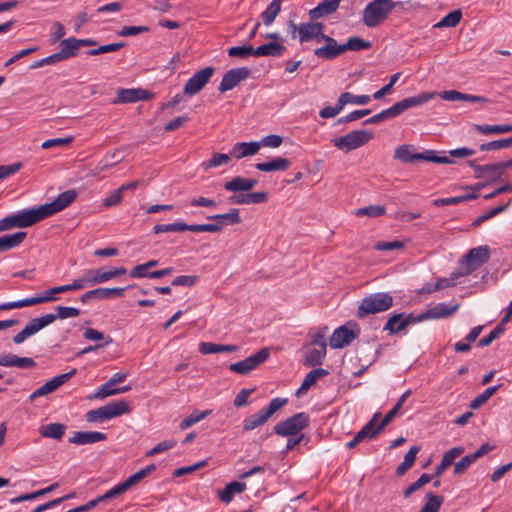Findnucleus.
Here are the masks:
<instances>
[{
    "label": "nucleus",
    "mask_w": 512,
    "mask_h": 512,
    "mask_svg": "<svg viewBox=\"0 0 512 512\" xmlns=\"http://www.w3.org/2000/svg\"><path fill=\"white\" fill-rule=\"evenodd\" d=\"M402 4L403 2L393 0H373L364 8L363 23L369 28H374L384 22L396 6Z\"/></svg>",
    "instance_id": "f257e3e1"
},
{
    "label": "nucleus",
    "mask_w": 512,
    "mask_h": 512,
    "mask_svg": "<svg viewBox=\"0 0 512 512\" xmlns=\"http://www.w3.org/2000/svg\"><path fill=\"white\" fill-rule=\"evenodd\" d=\"M393 306V297L387 292L369 294L360 302L356 316L365 318L368 315L377 314L389 310Z\"/></svg>",
    "instance_id": "f03ea898"
},
{
    "label": "nucleus",
    "mask_w": 512,
    "mask_h": 512,
    "mask_svg": "<svg viewBox=\"0 0 512 512\" xmlns=\"http://www.w3.org/2000/svg\"><path fill=\"white\" fill-rule=\"evenodd\" d=\"M130 410L131 409L127 401L118 400L115 402H110L97 409L88 411L85 415V419L90 423H101L123 414H127L130 412Z\"/></svg>",
    "instance_id": "7ed1b4c3"
},
{
    "label": "nucleus",
    "mask_w": 512,
    "mask_h": 512,
    "mask_svg": "<svg viewBox=\"0 0 512 512\" xmlns=\"http://www.w3.org/2000/svg\"><path fill=\"white\" fill-rule=\"evenodd\" d=\"M288 402L287 398H273L267 407L243 420V431H252L264 425L279 409Z\"/></svg>",
    "instance_id": "20e7f679"
},
{
    "label": "nucleus",
    "mask_w": 512,
    "mask_h": 512,
    "mask_svg": "<svg viewBox=\"0 0 512 512\" xmlns=\"http://www.w3.org/2000/svg\"><path fill=\"white\" fill-rule=\"evenodd\" d=\"M438 95L437 92H422L412 97L404 98L390 108L380 112L382 120H387L399 116L401 113L415 106L422 105Z\"/></svg>",
    "instance_id": "39448f33"
},
{
    "label": "nucleus",
    "mask_w": 512,
    "mask_h": 512,
    "mask_svg": "<svg viewBox=\"0 0 512 512\" xmlns=\"http://www.w3.org/2000/svg\"><path fill=\"white\" fill-rule=\"evenodd\" d=\"M77 191L74 189L60 193L52 202L45 203L36 208L40 221L64 210L77 198Z\"/></svg>",
    "instance_id": "423d86ee"
},
{
    "label": "nucleus",
    "mask_w": 512,
    "mask_h": 512,
    "mask_svg": "<svg viewBox=\"0 0 512 512\" xmlns=\"http://www.w3.org/2000/svg\"><path fill=\"white\" fill-rule=\"evenodd\" d=\"M40 222L36 208L23 210L19 213L8 215L0 220V232L13 228H26Z\"/></svg>",
    "instance_id": "0eeeda50"
},
{
    "label": "nucleus",
    "mask_w": 512,
    "mask_h": 512,
    "mask_svg": "<svg viewBox=\"0 0 512 512\" xmlns=\"http://www.w3.org/2000/svg\"><path fill=\"white\" fill-rule=\"evenodd\" d=\"M222 230V225L218 224H187L184 222H174L170 224H157L153 227V233L159 234L164 232H210L217 233Z\"/></svg>",
    "instance_id": "6e6552de"
},
{
    "label": "nucleus",
    "mask_w": 512,
    "mask_h": 512,
    "mask_svg": "<svg viewBox=\"0 0 512 512\" xmlns=\"http://www.w3.org/2000/svg\"><path fill=\"white\" fill-rule=\"evenodd\" d=\"M373 138V133L368 130H355L344 136L332 140L333 145L344 152L357 149Z\"/></svg>",
    "instance_id": "1a4fd4ad"
},
{
    "label": "nucleus",
    "mask_w": 512,
    "mask_h": 512,
    "mask_svg": "<svg viewBox=\"0 0 512 512\" xmlns=\"http://www.w3.org/2000/svg\"><path fill=\"white\" fill-rule=\"evenodd\" d=\"M490 259V250L488 246H479L472 248L461 259L462 275L466 276L477 270L480 266L487 263Z\"/></svg>",
    "instance_id": "9d476101"
},
{
    "label": "nucleus",
    "mask_w": 512,
    "mask_h": 512,
    "mask_svg": "<svg viewBox=\"0 0 512 512\" xmlns=\"http://www.w3.org/2000/svg\"><path fill=\"white\" fill-rule=\"evenodd\" d=\"M360 333L357 323L349 321L334 330L330 337L329 344L333 349H341L351 344Z\"/></svg>",
    "instance_id": "9b49d317"
},
{
    "label": "nucleus",
    "mask_w": 512,
    "mask_h": 512,
    "mask_svg": "<svg viewBox=\"0 0 512 512\" xmlns=\"http://www.w3.org/2000/svg\"><path fill=\"white\" fill-rule=\"evenodd\" d=\"M309 425V416L300 412L274 426V433L279 436H293L300 433Z\"/></svg>",
    "instance_id": "f8f14e48"
},
{
    "label": "nucleus",
    "mask_w": 512,
    "mask_h": 512,
    "mask_svg": "<svg viewBox=\"0 0 512 512\" xmlns=\"http://www.w3.org/2000/svg\"><path fill=\"white\" fill-rule=\"evenodd\" d=\"M423 320H426L425 312L419 315H414L413 313L407 315L397 313L388 318L383 330L387 331L390 335H394L404 331L409 325L419 323Z\"/></svg>",
    "instance_id": "ddd939ff"
},
{
    "label": "nucleus",
    "mask_w": 512,
    "mask_h": 512,
    "mask_svg": "<svg viewBox=\"0 0 512 512\" xmlns=\"http://www.w3.org/2000/svg\"><path fill=\"white\" fill-rule=\"evenodd\" d=\"M269 356V349L262 348L257 353L245 358L244 360L232 363L229 366V369L234 373L246 375L264 363L269 358Z\"/></svg>",
    "instance_id": "4468645a"
},
{
    "label": "nucleus",
    "mask_w": 512,
    "mask_h": 512,
    "mask_svg": "<svg viewBox=\"0 0 512 512\" xmlns=\"http://www.w3.org/2000/svg\"><path fill=\"white\" fill-rule=\"evenodd\" d=\"M54 322V317L52 316V313L45 314L41 317L34 318L31 321L28 322V324L22 329L19 333H17L13 337V342L15 344H21L23 343L27 338L31 337L32 335L36 334L46 326L50 325Z\"/></svg>",
    "instance_id": "2eb2a0df"
},
{
    "label": "nucleus",
    "mask_w": 512,
    "mask_h": 512,
    "mask_svg": "<svg viewBox=\"0 0 512 512\" xmlns=\"http://www.w3.org/2000/svg\"><path fill=\"white\" fill-rule=\"evenodd\" d=\"M214 71V68L211 66L197 71L184 85L183 93L189 96L198 94L209 82Z\"/></svg>",
    "instance_id": "dca6fc26"
},
{
    "label": "nucleus",
    "mask_w": 512,
    "mask_h": 512,
    "mask_svg": "<svg viewBox=\"0 0 512 512\" xmlns=\"http://www.w3.org/2000/svg\"><path fill=\"white\" fill-rule=\"evenodd\" d=\"M76 372L77 370L73 368L67 373L55 376L54 378H52L51 380L47 381L45 384L37 388L34 392H32L31 395L29 396V399L33 401L38 397L54 392L60 386L69 381L76 374Z\"/></svg>",
    "instance_id": "f3484780"
},
{
    "label": "nucleus",
    "mask_w": 512,
    "mask_h": 512,
    "mask_svg": "<svg viewBox=\"0 0 512 512\" xmlns=\"http://www.w3.org/2000/svg\"><path fill=\"white\" fill-rule=\"evenodd\" d=\"M251 74V71L247 67L234 68L227 71L221 80L219 85V91L224 93L226 91L235 88L241 81L247 79Z\"/></svg>",
    "instance_id": "a211bd4d"
},
{
    "label": "nucleus",
    "mask_w": 512,
    "mask_h": 512,
    "mask_svg": "<svg viewBox=\"0 0 512 512\" xmlns=\"http://www.w3.org/2000/svg\"><path fill=\"white\" fill-rule=\"evenodd\" d=\"M324 24L311 20L309 22L299 24V42L305 43L310 40H316L318 43L321 42L324 36Z\"/></svg>",
    "instance_id": "6ab92c4d"
},
{
    "label": "nucleus",
    "mask_w": 512,
    "mask_h": 512,
    "mask_svg": "<svg viewBox=\"0 0 512 512\" xmlns=\"http://www.w3.org/2000/svg\"><path fill=\"white\" fill-rule=\"evenodd\" d=\"M321 42L325 44L314 50V55L323 60H333L343 54L342 44H338L337 41L328 36L324 35Z\"/></svg>",
    "instance_id": "aec40b11"
},
{
    "label": "nucleus",
    "mask_w": 512,
    "mask_h": 512,
    "mask_svg": "<svg viewBox=\"0 0 512 512\" xmlns=\"http://www.w3.org/2000/svg\"><path fill=\"white\" fill-rule=\"evenodd\" d=\"M155 469H156V466L154 464H150V465L146 466L145 468L139 470L138 472H136L133 475L129 476L122 483H119L115 487H113L111 495L112 494H116V496H119V495L125 493L132 486L138 484L145 477L150 475L153 471H155Z\"/></svg>",
    "instance_id": "412c9836"
},
{
    "label": "nucleus",
    "mask_w": 512,
    "mask_h": 512,
    "mask_svg": "<svg viewBox=\"0 0 512 512\" xmlns=\"http://www.w3.org/2000/svg\"><path fill=\"white\" fill-rule=\"evenodd\" d=\"M153 94L145 89L133 88V89H118L116 98L113 100L114 104L120 103H135L141 100L151 99Z\"/></svg>",
    "instance_id": "4be33fe9"
},
{
    "label": "nucleus",
    "mask_w": 512,
    "mask_h": 512,
    "mask_svg": "<svg viewBox=\"0 0 512 512\" xmlns=\"http://www.w3.org/2000/svg\"><path fill=\"white\" fill-rule=\"evenodd\" d=\"M379 417L380 413H375L369 422L365 424L363 428L355 435V437L346 444L347 448L353 449L358 446L364 439L374 438L376 435L373 431V426L376 425Z\"/></svg>",
    "instance_id": "5701e85b"
},
{
    "label": "nucleus",
    "mask_w": 512,
    "mask_h": 512,
    "mask_svg": "<svg viewBox=\"0 0 512 512\" xmlns=\"http://www.w3.org/2000/svg\"><path fill=\"white\" fill-rule=\"evenodd\" d=\"M107 435L98 431H78L75 432L72 437L69 438V442L76 445L93 444L101 441H105Z\"/></svg>",
    "instance_id": "b1692460"
},
{
    "label": "nucleus",
    "mask_w": 512,
    "mask_h": 512,
    "mask_svg": "<svg viewBox=\"0 0 512 512\" xmlns=\"http://www.w3.org/2000/svg\"><path fill=\"white\" fill-rule=\"evenodd\" d=\"M258 184V180L236 176L224 183V189L229 192H249Z\"/></svg>",
    "instance_id": "393cba45"
},
{
    "label": "nucleus",
    "mask_w": 512,
    "mask_h": 512,
    "mask_svg": "<svg viewBox=\"0 0 512 512\" xmlns=\"http://www.w3.org/2000/svg\"><path fill=\"white\" fill-rule=\"evenodd\" d=\"M0 366L28 369L35 367L36 362L30 357H19L8 353L0 355Z\"/></svg>",
    "instance_id": "a878e982"
},
{
    "label": "nucleus",
    "mask_w": 512,
    "mask_h": 512,
    "mask_svg": "<svg viewBox=\"0 0 512 512\" xmlns=\"http://www.w3.org/2000/svg\"><path fill=\"white\" fill-rule=\"evenodd\" d=\"M343 0H323L308 13L311 20H316L330 14H333L339 8Z\"/></svg>",
    "instance_id": "bb28decb"
},
{
    "label": "nucleus",
    "mask_w": 512,
    "mask_h": 512,
    "mask_svg": "<svg viewBox=\"0 0 512 512\" xmlns=\"http://www.w3.org/2000/svg\"><path fill=\"white\" fill-rule=\"evenodd\" d=\"M261 148V143L257 141L253 142H239L236 143L232 149L230 154L236 159H241L244 157L255 155L259 152Z\"/></svg>",
    "instance_id": "cd10ccee"
},
{
    "label": "nucleus",
    "mask_w": 512,
    "mask_h": 512,
    "mask_svg": "<svg viewBox=\"0 0 512 512\" xmlns=\"http://www.w3.org/2000/svg\"><path fill=\"white\" fill-rule=\"evenodd\" d=\"M468 164L473 169L476 178L488 176L494 181L500 179L497 163L478 165L475 160H470Z\"/></svg>",
    "instance_id": "c85d7f7f"
},
{
    "label": "nucleus",
    "mask_w": 512,
    "mask_h": 512,
    "mask_svg": "<svg viewBox=\"0 0 512 512\" xmlns=\"http://www.w3.org/2000/svg\"><path fill=\"white\" fill-rule=\"evenodd\" d=\"M60 47L61 49L57 52V55H59L61 61L75 57L80 48L78 39L74 37L63 39L60 42Z\"/></svg>",
    "instance_id": "c756f323"
},
{
    "label": "nucleus",
    "mask_w": 512,
    "mask_h": 512,
    "mask_svg": "<svg viewBox=\"0 0 512 512\" xmlns=\"http://www.w3.org/2000/svg\"><path fill=\"white\" fill-rule=\"evenodd\" d=\"M27 233L19 231L0 237V253L18 247L26 238Z\"/></svg>",
    "instance_id": "7c9ffc66"
},
{
    "label": "nucleus",
    "mask_w": 512,
    "mask_h": 512,
    "mask_svg": "<svg viewBox=\"0 0 512 512\" xmlns=\"http://www.w3.org/2000/svg\"><path fill=\"white\" fill-rule=\"evenodd\" d=\"M329 374V371L324 368H314L310 372L306 374V376L303 379V382L298 389L296 395L299 396L300 394L306 392L310 387H312L318 379L325 377Z\"/></svg>",
    "instance_id": "2f4dec72"
},
{
    "label": "nucleus",
    "mask_w": 512,
    "mask_h": 512,
    "mask_svg": "<svg viewBox=\"0 0 512 512\" xmlns=\"http://www.w3.org/2000/svg\"><path fill=\"white\" fill-rule=\"evenodd\" d=\"M459 308V304L448 307L445 303H438L434 307L425 311L426 319H438L449 317Z\"/></svg>",
    "instance_id": "473e14b6"
},
{
    "label": "nucleus",
    "mask_w": 512,
    "mask_h": 512,
    "mask_svg": "<svg viewBox=\"0 0 512 512\" xmlns=\"http://www.w3.org/2000/svg\"><path fill=\"white\" fill-rule=\"evenodd\" d=\"M207 219L216 221L215 224L222 225V228L226 225H236L241 223V217L239 214V209L232 208L228 213L225 214H215L207 216Z\"/></svg>",
    "instance_id": "72a5a7b5"
},
{
    "label": "nucleus",
    "mask_w": 512,
    "mask_h": 512,
    "mask_svg": "<svg viewBox=\"0 0 512 512\" xmlns=\"http://www.w3.org/2000/svg\"><path fill=\"white\" fill-rule=\"evenodd\" d=\"M286 47L278 42H270L255 48V56L279 57L284 54Z\"/></svg>",
    "instance_id": "f704fd0d"
},
{
    "label": "nucleus",
    "mask_w": 512,
    "mask_h": 512,
    "mask_svg": "<svg viewBox=\"0 0 512 512\" xmlns=\"http://www.w3.org/2000/svg\"><path fill=\"white\" fill-rule=\"evenodd\" d=\"M291 162L287 158L277 157L270 162L257 163L256 169L262 172L285 171Z\"/></svg>",
    "instance_id": "c9c22d12"
},
{
    "label": "nucleus",
    "mask_w": 512,
    "mask_h": 512,
    "mask_svg": "<svg viewBox=\"0 0 512 512\" xmlns=\"http://www.w3.org/2000/svg\"><path fill=\"white\" fill-rule=\"evenodd\" d=\"M325 357V348H311L305 352L303 357V364L307 367H316L323 363Z\"/></svg>",
    "instance_id": "e433bc0d"
},
{
    "label": "nucleus",
    "mask_w": 512,
    "mask_h": 512,
    "mask_svg": "<svg viewBox=\"0 0 512 512\" xmlns=\"http://www.w3.org/2000/svg\"><path fill=\"white\" fill-rule=\"evenodd\" d=\"M66 426L62 423H50L42 425L39 433L42 437L61 440L65 434Z\"/></svg>",
    "instance_id": "4c0bfd02"
},
{
    "label": "nucleus",
    "mask_w": 512,
    "mask_h": 512,
    "mask_svg": "<svg viewBox=\"0 0 512 512\" xmlns=\"http://www.w3.org/2000/svg\"><path fill=\"white\" fill-rule=\"evenodd\" d=\"M473 128L484 135H500L512 132V124H474Z\"/></svg>",
    "instance_id": "58836bf2"
},
{
    "label": "nucleus",
    "mask_w": 512,
    "mask_h": 512,
    "mask_svg": "<svg viewBox=\"0 0 512 512\" xmlns=\"http://www.w3.org/2000/svg\"><path fill=\"white\" fill-rule=\"evenodd\" d=\"M238 351V346L236 345H224V344H216L212 342H201L199 344V352L203 355L214 354L220 352H236Z\"/></svg>",
    "instance_id": "ea45409f"
},
{
    "label": "nucleus",
    "mask_w": 512,
    "mask_h": 512,
    "mask_svg": "<svg viewBox=\"0 0 512 512\" xmlns=\"http://www.w3.org/2000/svg\"><path fill=\"white\" fill-rule=\"evenodd\" d=\"M246 490V484L243 482H231L219 493L222 502L229 503L232 501L235 493H242Z\"/></svg>",
    "instance_id": "a19ab883"
},
{
    "label": "nucleus",
    "mask_w": 512,
    "mask_h": 512,
    "mask_svg": "<svg viewBox=\"0 0 512 512\" xmlns=\"http://www.w3.org/2000/svg\"><path fill=\"white\" fill-rule=\"evenodd\" d=\"M420 451L419 446H412L409 451L405 454L404 460L396 468V474L398 476L404 475L414 464L417 454Z\"/></svg>",
    "instance_id": "79ce46f5"
},
{
    "label": "nucleus",
    "mask_w": 512,
    "mask_h": 512,
    "mask_svg": "<svg viewBox=\"0 0 512 512\" xmlns=\"http://www.w3.org/2000/svg\"><path fill=\"white\" fill-rule=\"evenodd\" d=\"M131 287H133V285H128L126 287H114V288H106V287L96 288L95 291H96L97 300L122 297L124 295L125 290H127Z\"/></svg>",
    "instance_id": "37998d69"
},
{
    "label": "nucleus",
    "mask_w": 512,
    "mask_h": 512,
    "mask_svg": "<svg viewBox=\"0 0 512 512\" xmlns=\"http://www.w3.org/2000/svg\"><path fill=\"white\" fill-rule=\"evenodd\" d=\"M478 197L477 193H470L461 196L447 197V198H438L433 201V205L436 207L446 206V205H457L459 203L476 199Z\"/></svg>",
    "instance_id": "c03bdc74"
},
{
    "label": "nucleus",
    "mask_w": 512,
    "mask_h": 512,
    "mask_svg": "<svg viewBox=\"0 0 512 512\" xmlns=\"http://www.w3.org/2000/svg\"><path fill=\"white\" fill-rule=\"evenodd\" d=\"M372 43L358 36L350 37L346 43L342 44L343 53L346 51H361L371 48Z\"/></svg>",
    "instance_id": "a18cd8bd"
},
{
    "label": "nucleus",
    "mask_w": 512,
    "mask_h": 512,
    "mask_svg": "<svg viewBox=\"0 0 512 512\" xmlns=\"http://www.w3.org/2000/svg\"><path fill=\"white\" fill-rule=\"evenodd\" d=\"M413 147L409 144H403L395 149L394 158L404 163H413L417 161L415 156L417 153L412 151Z\"/></svg>",
    "instance_id": "49530a36"
},
{
    "label": "nucleus",
    "mask_w": 512,
    "mask_h": 512,
    "mask_svg": "<svg viewBox=\"0 0 512 512\" xmlns=\"http://www.w3.org/2000/svg\"><path fill=\"white\" fill-rule=\"evenodd\" d=\"M461 19L462 12L460 9H456L449 12L438 23H436L434 28L455 27L460 23Z\"/></svg>",
    "instance_id": "de8ad7c7"
},
{
    "label": "nucleus",
    "mask_w": 512,
    "mask_h": 512,
    "mask_svg": "<svg viewBox=\"0 0 512 512\" xmlns=\"http://www.w3.org/2000/svg\"><path fill=\"white\" fill-rule=\"evenodd\" d=\"M500 388V385L488 387L484 392L475 397L469 404V407L473 410L480 408L484 405Z\"/></svg>",
    "instance_id": "09e8293b"
},
{
    "label": "nucleus",
    "mask_w": 512,
    "mask_h": 512,
    "mask_svg": "<svg viewBox=\"0 0 512 512\" xmlns=\"http://www.w3.org/2000/svg\"><path fill=\"white\" fill-rule=\"evenodd\" d=\"M281 10V0H272L266 10L262 13V19L266 26L273 23Z\"/></svg>",
    "instance_id": "8fccbe9b"
},
{
    "label": "nucleus",
    "mask_w": 512,
    "mask_h": 512,
    "mask_svg": "<svg viewBox=\"0 0 512 512\" xmlns=\"http://www.w3.org/2000/svg\"><path fill=\"white\" fill-rule=\"evenodd\" d=\"M87 275L89 276L88 280L90 282V286L101 284L112 279L111 270L105 271L103 269H89L87 270Z\"/></svg>",
    "instance_id": "3c124183"
},
{
    "label": "nucleus",
    "mask_w": 512,
    "mask_h": 512,
    "mask_svg": "<svg viewBox=\"0 0 512 512\" xmlns=\"http://www.w3.org/2000/svg\"><path fill=\"white\" fill-rule=\"evenodd\" d=\"M83 337L84 339L89 341H103V343L101 344L103 345V347L113 343V339L111 336L105 335L103 332L93 328H87L83 333Z\"/></svg>",
    "instance_id": "603ef678"
},
{
    "label": "nucleus",
    "mask_w": 512,
    "mask_h": 512,
    "mask_svg": "<svg viewBox=\"0 0 512 512\" xmlns=\"http://www.w3.org/2000/svg\"><path fill=\"white\" fill-rule=\"evenodd\" d=\"M212 413L211 410H205V411H193L188 417H186L184 420L180 423V429L186 430L192 425L198 423L199 421L203 420L205 417L210 415Z\"/></svg>",
    "instance_id": "864d4df0"
},
{
    "label": "nucleus",
    "mask_w": 512,
    "mask_h": 512,
    "mask_svg": "<svg viewBox=\"0 0 512 512\" xmlns=\"http://www.w3.org/2000/svg\"><path fill=\"white\" fill-rule=\"evenodd\" d=\"M230 160H231V158H230V155H228V154L214 153L209 160L204 161L201 164V167L204 170H209L210 168H213V167L227 165L230 162Z\"/></svg>",
    "instance_id": "5fc2aeb1"
},
{
    "label": "nucleus",
    "mask_w": 512,
    "mask_h": 512,
    "mask_svg": "<svg viewBox=\"0 0 512 512\" xmlns=\"http://www.w3.org/2000/svg\"><path fill=\"white\" fill-rule=\"evenodd\" d=\"M415 158L417 160H423V161H428V162H433V163H438V164H451V163H453V160H451L449 157H447V156H437V155H435L434 151H432V150H427V151H424L422 153H417Z\"/></svg>",
    "instance_id": "6e6d98bb"
},
{
    "label": "nucleus",
    "mask_w": 512,
    "mask_h": 512,
    "mask_svg": "<svg viewBox=\"0 0 512 512\" xmlns=\"http://www.w3.org/2000/svg\"><path fill=\"white\" fill-rule=\"evenodd\" d=\"M386 212L385 206L383 205H371L359 208L355 211L356 216H367L369 218H376L384 215Z\"/></svg>",
    "instance_id": "4d7b16f0"
},
{
    "label": "nucleus",
    "mask_w": 512,
    "mask_h": 512,
    "mask_svg": "<svg viewBox=\"0 0 512 512\" xmlns=\"http://www.w3.org/2000/svg\"><path fill=\"white\" fill-rule=\"evenodd\" d=\"M55 311L56 314H52V316L54 317V321L56 319L64 320L68 318H75L81 314V311L78 308L61 305L56 306Z\"/></svg>",
    "instance_id": "13d9d810"
},
{
    "label": "nucleus",
    "mask_w": 512,
    "mask_h": 512,
    "mask_svg": "<svg viewBox=\"0 0 512 512\" xmlns=\"http://www.w3.org/2000/svg\"><path fill=\"white\" fill-rule=\"evenodd\" d=\"M426 499L427 502L422 507L421 512H438L444 500L442 496L434 495L432 492L426 495Z\"/></svg>",
    "instance_id": "bf43d9fd"
},
{
    "label": "nucleus",
    "mask_w": 512,
    "mask_h": 512,
    "mask_svg": "<svg viewBox=\"0 0 512 512\" xmlns=\"http://www.w3.org/2000/svg\"><path fill=\"white\" fill-rule=\"evenodd\" d=\"M510 146H512V137L494 140V141H490L488 143H483L480 145L479 149L481 151H494V150L505 149Z\"/></svg>",
    "instance_id": "052dcab7"
},
{
    "label": "nucleus",
    "mask_w": 512,
    "mask_h": 512,
    "mask_svg": "<svg viewBox=\"0 0 512 512\" xmlns=\"http://www.w3.org/2000/svg\"><path fill=\"white\" fill-rule=\"evenodd\" d=\"M228 55L231 57L245 58L248 56H255V48L253 46H233L228 49Z\"/></svg>",
    "instance_id": "680f3d73"
},
{
    "label": "nucleus",
    "mask_w": 512,
    "mask_h": 512,
    "mask_svg": "<svg viewBox=\"0 0 512 512\" xmlns=\"http://www.w3.org/2000/svg\"><path fill=\"white\" fill-rule=\"evenodd\" d=\"M113 384H110V381L108 380L106 383H104L91 397L93 399H104L109 396L117 395L118 390L116 388H113Z\"/></svg>",
    "instance_id": "e2e57ef3"
},
{
    "label": "nucleus",
    "mask_w": 512,
    "mask_h": 512,
    "mask_svg": "<svg viewBox=\"0 0 512 512\" xmlns=\"http://www.w3.org/2000/svg\"><path fill=\"white\" fill-rule=\"evenodd\" d=\"M461 271H454L451 273L449 278H440L436 283H434V288H438V290L451 287L455 285V281L462 277Z\"/></svg>",
    "instance_id": "0e129e2a"
},
{
    "label": "nucleus",
    "mask_w": 512,
    "mask_h": 512,
    "mask_svg": "<svg viewBox=\"0 0 512 512\" xmlns=\"http://www.w3.org/2000/svg\"><path fill=\"white\" fill-rule=\"evenodd\" d=\"M475 462L471 454L465 455L460 461L454 465V474L462 475L466 472L471 464Z\"/></svg>",
    "instance_id": "69168bd1"
},
{
    "label": "nucleus",
    "mask_w": 512,
    "mask_h": 512,
    "mask_svg": "<svg viewBox=\"0 0 512 512\" xmlns=\"http://www.w3.org/2000/svg\"><path fill=\"white\" fill-rule=\"evenodd\" d=\"M198 280L199 277L197 275H181L172 280V285L192 287L198 282Z\"/></svg>",
    "instance_id": "338daca9"
},
{
    "label": "nucleus",
    "mask_w": 512,
    "mask_h": 512,
    "mask_svg": "<svg viewBox=\"0 0 512 512\" xmlns=\"http://www.w3.org/2000/svg\"><path fill=\"white\" fill-rule=\"evenodd\" d=\"M464 453L463 447H453L443 454L442 462L448 467L451 466L455 459Z\"/></svg>",
    "instance_id": "774afa93"
}]
</instances>
